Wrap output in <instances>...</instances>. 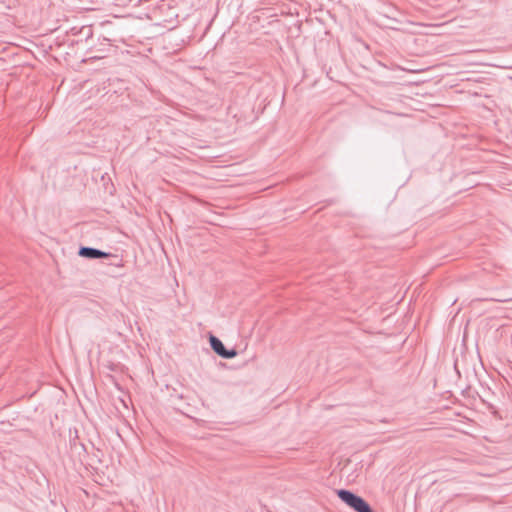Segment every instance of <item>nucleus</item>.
<instances>
[{"label":"nucleus","mask_w":512,"mask_h":512,"mask_svg":"<svg viewBox=\"0 0 512 512\" xmlns=\"http://www.w3.org/2000/svg\"><path fill=\"white\" fill-rule=\"evenodd\" d=\"M338 497L357 512H372L369 504L361 497L347 490L337 491Z\"/></svg>","instance_id":"nucleus-1"},{"label":"nucleus","mask_w":512,"mask_h":512,"mask_svg":"<svg viewBox=\"0 0 512 512\" xmlns=\"http://www.w3.org/2000/svg\"><path fill=\"white\" fill-rule=\"evenodd\" d=\"M209 340L212 349L223 358L230 359L234 358L237 355L235 350H226L223 343L217 337L211 336Z\"/></svg>","instance_id":"nucleus-2"},{"label":"nucleus","mask_w":512,"mask_h":512,"mask_svg":"<svg viewBox=\"0 0 512 512\" xmlns=\"http://www.w3.org/2000/svg\"><path fill=\"white\" fill-rule=\"evenodd\" d=\"M79 254L81 256L91 257V258L107 257L106 253H104L102 251H99V250H96V249H92V248H82L80 250Z\"/></svg>","instance_id":"nucleus-3"}]
</instances>
